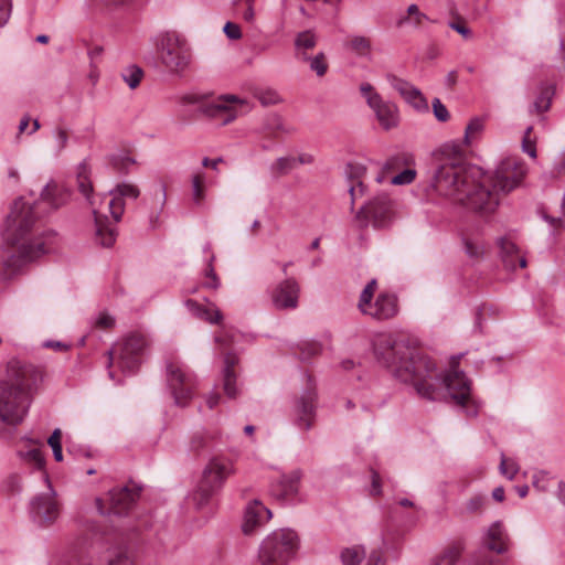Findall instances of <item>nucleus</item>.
<instances>
[{
  "label": "nucleus",
  "instance_id": "obj_30",
  "mask_svg": "<svg viewBox=\"0 0 565 565\" xmlns=\"http://www.w3.org/2000/svg\"><path fill=\"white\" fill-rule=\"evenodd\" d=\"M345 173L351 180H356V182L352 183L349 188L351 209L353 210L355 199L364 193V185L360 179L365 173V168L361 164L349 163L345 168Z\"/></svg>",
  "mask_w": 565,
  "mask_h": 565
},
{
  "label": "nucleus",
  "instance_id": "obj_28",
  "mask_svg": "<svg viewBox=\"0 0 565 565\" xmlns=\"http://www.w3.org/2000/svg\"><path fill=\"white\" fill-rule=\"evenodd\" d=\"M465 545L462 541H455L447 545L438 555H436L431 565H456L459 561Z\"/></svg>",
  "mask_w": 565,
  "mask_h": 565
},
{
  "label": "nucleus",
  "instance_id": "obj_62",
  "mask_svg": "<svg viewBox=\"0 0 565 565\" xmlns=\"http://www.w3.org/2000/svg\"><path fill=\"white\" fill-rule=\"evenodd\" d=\"M449 28L458 32L466 40L472 36L471 30L465 24L463 21H450Z\"/></svg>",
  "mask_w": 565,
  "mask_h": 565
},
{
  "label": "nucleus",
  "instance_id": "obj_25",
  "mask_svg": "<svg viewBox=\"0 0 565 565\" xmlns=\"http://www.w3.org/2000/svg\"><path fill=\"white\" fill-rule=\"evenodd\" d=\"M184 305L188 310L200 320L211 324H220L223 321L222 312L213 303H211V307H204L193 299H188Z\"/></svg>",
  "mask_w": 565,
  "mask_h": 565
},
{
  "label": "nucleus",
  "instance_id": "obj_5",
  "mask_svg": "<svg viewBox=\"0 0 565 565\" xmlns=\"http://www.w3.org/2000/svg\"><path fill=\"white\" fill-rule=\"evenodd\" d=\"M235 473L232 459L223 456L212 457L202 472V478L193 493V501L203 505L222 489L226 479Z\"/></svg>",
  "mask_w": 565,
  "mask_h": 565
},
{
  "label": "nucleus",
  "instance_id": "obj_45",
  "mask_svg": "<svg viewBox=\"0 0 565 565\" xmlns=\"http://www.w3.org/2000/svg\"><path fill=\"white\" fill-rule=\"evenodd\" d=\"M411 17L413 18L414 24L416 26H420L424 21H429V18L425 13L420 12L418 6L413 3L407 8V15L401 18L397 22V25L402 26L404 23L409 21Z\"/></svg>",
  "mask_w": 565,
  "mask_h": 565
},
{
  "label": "nucleus",
  "instance_id": "obj_60",
  "mask_svg": "<svg viewBox=\"0 0 565 565\" xmlns=\"http://www.w3.org/2000/svg\"><path fill=\"white\" fill-rule=\"evenodd\" d=\"M6 489L10 493H19L22 490V478L18 475L10 476L6 483Z\"/></svg>",
  "mask_w": 565,
  "mask_h": 565
},
{
  "label": "nucleus",
  "instance_id": "obj_31",
  "mask_svg": "<svg viewBox=\"0 0 565 565\" xmlns=\"http://www.w3.org/2000/svg\"><path fill=\"white\" fill-rule=\"evenodd\" d=\"M43 201L49 202L53 207L57 209L65 204L70 198V192L58 186L56 183H49L41 193Z\"/></svg>",
  "mask_w": 565,
  "mask_h": 565
},
{
  "label": "nucleus",
  "instance_id": "obj_51",
  "mask_svg": "<svg viewBox=\"0 0 565 565\" xmlns=\"http://www.w3.org/2000/svg\"><path fill=\"white\" fill-rule=\"evenodd\" d=\"M214 258V255H212L205 269V281L203 282V287L207 289H217L221 285L220 278L213 267Z\"/></svg>",
  "mask_w": 565,
  "mask_h": 565
},
{
  "label": "nucleus",
  "instance_id": "obj_59",
  "mask_svg": "<svg viewBox=\"0 0 565 565\" xmlns=\"http://www.w3.org/2000/svg\"><path fill=\"white\" fill-rule=\"evenodd\" d=\"M434 116L438 121L445 122L449 119L450 115L446 106L440 102L439 98L433 100Z\"/></svg>",
  "mask_w": 565,
  "mask_h": 565
},
{
  "label": "nucleus",
  "instance_id": "obj_52",
  "mask_svg": "<svg viewBox=\"0 0 565 565\" xmlns=\"http://www.w3.org/2000/svg\"><path fill=\"white\" fill-rule=\"evenodd\" d=\"M61 439H62V431L60 428L54 429V431L47 439V444L52 448L53 456L56 461L63 460Z\"/></svg>",
  "mask_w": 565,
  "mask_h": 565
},
{
  "label": "nucleus",
  "instance_id": "obj_54",
  "mask_svg": "<svg viewBox=\"0 0 565 565\" xmlns=\"http://www.w3.org/2000/svg\"><path fill=\"white\" fill-rule=\"evenodd\" d=\"M53 134L55 139V152L60 154L67 146L68 131L64 127H56Z\"/></svg>",
  "mask_w": 565,
  "mask_h": 565
},
{
  "label": "nucleus",
  "instance_id": "obj_11",
  "mask_svg": "<svg viewBox=\"0 0 565 565\" xmlns=\"http://www.w3.org/2000/svg\"><path fill=\"white\" fill-rule=\"evenodd\" d=\"M44 377L42 367L11 360L7 364L6 388H36L43 384Z\"/></svg>",
  "mask_w": 565,
  "mask_h": 565
},
{
  "label": "nucleus",
  "instance_id": "obj_36",
  "mask_svg": "<svg viewBox=\"0 0 565 565\" xmlns=\"http://www.w3.org/2000/svg\"><path fill=\"white\" fill-rule=\"evenodd\" d=\"M345 47L359 56H366L371 53V40L363 35H352L345 42Z\"/></svg>",
  "mask_w": 565,
  "mask_h": 565
},
{
  "label": "nucleus",
  "instance_id": "obj_24",
  "mask_svg": "<svg viewBox=\"0 0 565 565\" xmlns=\"http://www.w3.org/2000/svg\"><path fill=\"white\" fill-rule=\"evenodd\" d=\"M500 248V257L507 269L514 270L518 267L524 268L526 259L519 252L516 245L509 238L501 237L498 241Z\"/></svg>",
  "mask_w": 565,
  "mask_h": 565
},
{
  "label": "nucleus",
  "instance_id": "obj_1",
  "mask_svg": "<svg viewBox=\"0 0 565 565\" xmlns=\"http://www.w3.org/2000/svg\"><path fill=\"white\" fill-rule=\"evenodd\" d=\"M460 146L445 145L434 177L436 191L455 203L481 215L493 213L500 203V193L515 189L526 174V167L515 158L499 164L493 174H486L477 166L461 163Z\"/></svg>",
  "mask_w": 565,
  "mask_h": 565
},
{
  "label": "nucleus",
  "instance_id": "obj_38",
  "mask_svg": "<svg viewBox=\"0 0 565 565\" xmlns=\"http://www.w3.org/2000/svg\"><path fill=\"white\" fill-rule=\"evenodd\" d=\"M364 557L365 548L363 546L347 547L341 552L343 565H360Z\"/></svg>",
  "mask_w": 565,
  "mask_h": 565
},
{
  "label": "nucleus",
  "instance_id": "obj_14",
  "mask_svg": "<svg viewBox=\"0 0 565 565\" xmlns=\"http://www.w3.org/2000/svg\"><path fill=\"white\" fill-rule=\"evenodd\" d=\"M29 391H0V422L19 424L29 407Z\"/></svg>",
  "mask_w": 565,
  "mask_h": 565
},
{
  "label": "nucleus",
  "instance_id": "obj_57",
  "mask_svg": "<svg viewBox=\"0 0 565 565\" xmlns=\"http://www.w3.org/2000/svg\"><path fill=\"white\" fill-rule=\"evenodd\" d=\"M169 398L178 406H185L193 396V391H168Z\"/></svg>",
  "mask_w": 565,
  "mask_h": 565
},
{
  "label": "nucleus",
  "instance_id": "obj_20",
  "mask_svg": "<svg viewBox=\"0 0 565 565\" xmlns=\"http://www.w3.org/2000/svg\"><path fill=\"white\" fill-rule=\"evenodd\" d=\"M271 518V511L267 509L259 500H253L245 509L243 532L246 535L264 525Z\"/></svg>",
  "mask_w": 565,
  "mask_h": 565
},
{
  "label": "nucleus",
  "instance_id": "obj_46",
  "mask_svg": "<svg viewBox=\"0 0 565 565\" xmlns=\"http://www.w3.org/2000/svg\"><path fill=\"white\" fill-rule=\"evenodd\" d=\"M264 131L276 137L278 132L290 134L292 130L284 126L282 120L278 115H271L266 120Z\"/></svg>",
  "mask_w": 565,
  "mask_h": 565
},
{
  "label": "nucleus",
  "instance_id": "obj_6",
  "mask_svg": "<svg viewBox=\"0 0 565 565\" xmlns=\"http://www.w3.org/2000/svg\"><path fill=\"white\" fill-rule=\"evenodd\" d=\"M298 550V535L291 530L275 531L260 544L258 559L262 565H287Z\"/></svg>",
  "mask_w": 565,
  "mask_h": 565
},
{
  "label": "nucleus",
  "instance_id": "obj_64",
  "mask_svg": "<svg viewBox=\"0 0 565 565\" xmlns=\"http://www.w3.org/2000/svg\"><path fill=\"white\" fill-rule=\"evenodd\" d=\"M223 31L226 34V36L231 40H238L242 38L241 28L236 23L226 22Z\"/></svg>",
  "mask_w": 565,
  "mask_h": 565
},
{
  "label": "nucleus",
  "instance_id": "obj_29",
  "mask_svg": "<svg viewBox=\"0 0 565 565\" xmlns=\"http://www.w3.org/2000/svg\"><path fill=\"white\" fill-rule=\"evenodd\" d=\"M317 35L312 30L299 32L295 38V55L299 61L309 60L308 50L317 45Z\"/></svg>",
  "mask_w": 565,
  "mask_h": 565
},
{
  "label": "nucleus",
  "instance_id": "obj_49",
  "mask_svg": "<svg viewBox=\"0 0 565 565\" xmlns=\"http://www.w3.org/2000/svg\"><path fill=\"white\" fill-rule=\"evenodd\" d=\"M387 81L388 83L391 84V86L396 90L398 92V94L403 97V98H406L407 95L411 93V90H413L415 88L414 85H412L409 82L403 79V78H399L395 75H387Z\"/></svg>",
  "mask_w": 565,
  "mask_h": 565
},
{
  "label": "nucleus",
  "instance_id": "obj_8",
  "mask_svg": "<svg viewBox=\"0 0 565 565\" xmlns=\"http://www.w3.org/2000/svg\"><path fill=\"white\" fill-rule=\"evenodd\" d=\"M395 217V204L387 194L381 193L369 200L355 215L359 227L370 224L374 228L388 227Z\"/></svg>",
  "mask_w": 565,
  "mask_h": 565
},
{
  "label": "nucleus",
  "instance_id": "obj_15",
  "mask_svg": "<svg viewBox=\"0 0 565 565\" xmlns=\"http://www.w3.org/2000/svg\"><path fill=\"white\" fill-rule=\"evenodd\" d=\"M56 493L49 484L45 493L35 495L30 503L32 520L41 526L53 524L60 515V505L55 498Z\"/></svg>",
  "mask_w": 565,
  "mask_h": 565
},
{
  "label": "nucleus",
  "instance_id": "obj_10",
  "mask_svg": "<svg viewBox=\"0 0 565 565\" xmlns=\"http://www.w3.org/2000/svg\"><path fill=\"white\" fill-rule=\"evenodd\" d=\"M360 92L384 130H391L398 126L399 111L394 103L383 99L370 83H362Z\"/></svg>",
  "mask_w": 565,
  "mask_h": 565
},
{
  "label": "nucleus",
  "instance_id": "obj_3",
  "mask_svg": "<svg viewBox=\"0 0 565 565\" xmlns=\"http://www.w3.org/2000/svg\"><path fill=\"white\" fill-rule=\"evenodd\" d=\"M36 206L15 200L7 217L3 238L11 250L1 259V275L11 278L24 264L46 253L44 233L38 226Z\"/></svg>",
  "mask_w": 565,
  "mask_h": 565
},
{
  "label": "nucleus",
  "instance_id": "obj_7",
  "mask_svg": "<svg viewBox=\"0 0 565 565\" xmlns=\"http://www.w3.org/2000/svg\"><path fill=\"white\" fill-rule=\"evenodd\" d=\"M191 57L190 46L182 35L167 32L161 38L159 60L170 73H183L189 67Z\"/></svg>",
  "mask_w": 565,
  "mask_h": 565
},
{
  "label": "nucleus",
  "instance_id": "obj_56",
  "mask_svg": "<svg viewBox=\"0 0 565 565\" xmlns=\"http://www.w3.org/2000/svg\"><path fill=\"white\" fill-rule=\"evenodd\" d=\"M552 94L550 89L543 90L540 96L535 99L533 107L537 114L548 110L551 106Z\"/></svg>",
  "mask_w": 565,
  "mask_h": 565
},
{
  "label": "nucleus",
  "instance_id": "obj_48",
  "mask_svg": "<svg viewBox=\"0 0 565 565\" xmlns=\"http://www.w3.org/2000/svg\"><path fill=\"white\" fill-rule=\"evenodd\" d=\"M135 163V159L126 154H114L110 157L111 167L120 173H128L130 167Z\"/></svg>",
  "mask_w": 565,
  "mask_h": 565
},
{
  "label": "nucleus",
  "instance_id": "obj_27",
  "mask_svg": "<svg viewBox=\"0 0 565 565\" xmlns=\"http://www.w3.org/2000/svg\"><path fill=\"white\" fill-rule=\"evenodd\" d=\"M487 550L502 554L507 551V533L500 522L493 523L484 539Z\"/></svg>",
  "mask_w": 565,
  "mask_h": 565
},
{
  "label": "nucleus",
  "instance_id": "obj_9",
  "mask_svg": "<svg viewBox=\"0 0 565 565\" xmlns=\"http://www.w3.org/2000/svg\"><path fill=\"white\" fill-rule=\"evenodd\" d=\"M147 337L141 332H130L117 344L118 365L124 372L135 373L142 363V355L148 348Z\"/></svg>",
  "mask_w": 565,
  "mask_h": 565
},
{
  "label": "nucleus",
  "instance_id": "obj_61",
  "mask_svg": "<svg viewBox=\"0 0 565 565\" xmlns=\"http://www.w3.org/2000/svg\"><path fill=\"white\" fill-rule=\"evenodd\" d=\"M415 175H416V173L414 170L406 169V170L402 171L401 173L396 174L392 179V182L394 184H408V183L413 182V180L415 179Z\"/></svg>",
  "mask_w": 565,
  "mask_h": 565
},
{
  "label": "nucleus",
  "instance_id": "obj_12",
  "mask_svg": "<svg viewBox=\"0 0 565 565\" xmlns=\"http://www.w3.org/2000/svg\"><path fill=\"white\" fill-rule=\"evenodd\" d=\"M140 492L141 487L132 482L120 488H115L108 493L109 508L106 510L103 500L99 498L95 500L96 508L102 515L114 514L120 516L127 514L136 503Z\"/></svg>",
  "mask_w": 565,
  "mask_h": 565
},
{
  "label": "nucleus",
  "instance_id": "obj_34",
  "mask_svg": "<svg viewBox=\"0 0 565 565\" xmlns=\"http://www.w3.org/2000/svg\"><path fill=\"white\" fill-rule=\"evenodd\" d=\"M466 254L472 259H480L487 250L486 243L478 235L465 234L462 237Z\"/></svg>",
  "mask_w": 565,
  "mask_h": 565
},
{
  "label": "nucleus",
  "instance_id": "obj_21",
  "mask_svg": "<svg viewBox=\"0 0 565 565\" xmlns=\"http://www.w3.org/2000/svg\"><path fill=\"white\" fill-rule=\"evenodd\" d=\"M420 399L435 402L444 401L448 404H455L462 408L471 401V391H416Z\"/></svg>",
  "mask_w": 565,
  "mask_h": 565
},
{
  "label": "nucleus",
  "instance_id": "obj_2",
  "mask_svg": "<svg viewBox=\"0 0 565 565\" xmlns=\"http://www.w3.org/2000/svg\"><path fill=\"white\" fill-rule=\"evenodd\" d=\"M376 360L401 383L413 388H431L428 380L438 379L445 388H471L472 381L459 367L462 354L449 360L445 372L438 373L434 361L404 338L381 333L373 341Z\"/></svg>",
  "mask_w": 565,
  "mask_h": 565
},
{
  "label": "nucleus",
  "instance_id": "obj_23",
  "mask_svg": "<svg viewBox=\"0 0 565 565\" xmlns=\"http://www.w3.org/2000/svg\"><path fill=\"white\" fill-rule=\"evenodd\" d=\"M397 298L394 295L382 292L377 296L367 313L376 320H387L397 313Z\"/></svg>",
  "mask_w": 565,
  "mask_h": 565
},
{
  "label": "nucleus",
  "instance_id": "obj_4",
  "mask_svg": "<svg viewBox=\"0 0 565 565\" xmlns=\"http://www.w3.org/2000/svg\"><path fill=\"white\" fill-rule=\"evenodd\" d=\"M57 565H134L126 546L114 545L108 537L95 533L68 553L61 556Z\"/></svg>",
  "mask_w": 565,
  "mask_h": 565
},
{
  "label": "nucleus",
  "instance_id": "obj_40",
  "mask_svg": "<svg viewBox=\"0 0 565 565\" xmlns=\"http://www.w3.org/2000/svg\"><path fill=\"white\" fill-rule=\"evenodd\" d=\"M121 77L130 89H135L143 77V71L137 65H129L122 71Z\"/></svg>",
  "mask_w": 565,
  "mask_h": 565
},
{
  "label": "nucleus",
  "instance_id": "obj_63",
  "mask_svg": "<svg viewBox=\"0 0 565 565\" xmlns=\"http://www.w3.org/2000/svg\"><path fill=\"white\" fill-rule=\"evenodd\" d=\"M95 326L100 329H110L115 326V319L107 312H100L95 321Z\"/></svg>",
  "mask_w": 565,
  "mask_h": 565
},
{
  "label": "nucleus",
  "instance_id": "obj_26",
  "mask_svg": "<svg viewBox=\"0 0 565 565\" xmlns=\"http://www.w3.org/2000/svg\"><path fill=\"white\" fill-rule=\"evenodd\" d=\"M93 214L96 227V242L103 247H111L117 236L115 228L110 227L108 218L99 215L96 210L93 211Z\"/></svg>",
  "mask_w": 565,
  "mask_h": 565
},
{
  "label": "nucleus",
  "instance_id": "obj_41",
  "mask_svg": "<svg viewBox=\"0 0 565 565\" xmlns=\"http://www.w3.org/2000/svg\"><path fill=\"white\" fill-rule=\"evenodd\" d=\"M299 356L302 361H309L310 359L319 355L322 351V347L315 340L302 341L298 345Z\"/></svg>",
  "mask_w": 565,
  "mask_h": 565
},
{
  "label": "nucleus",
  "instance_id": "obj_58",
  "mask_svg": "<svg viewBox=\"0 0 565 565\" xmlns=\"http://www.w3.org/2000/svg\"><path fill=\"white\" fill-rule=\"evenodd\" d=\"M519 468H518V465L512 461V460H508L504 455H502L501 457V462H500V472L505 476L508 479L512 480L514 478V476L516 475Z\"/></svg>",
  "mask_w": 565,
  "mask_h": 565
},
{
  "label": "nucleus",
  "instance_id": "obj_13",
  "mask_svg": "<svg viewBox=\"0 0 565 565\" xmlns=\"http://www.w3.org/2000/svg\"><path fill=\"white\" fill-rule=\"evenodd\" d=\"M246 106L247 102L245 99L235 95H222L203 104L201 111L205 116L220 121L221 125H227L235 120L241 114V109Z\"/></svg>",
  "mask_w": 565,
  "mask_h": 565
},
{
  "label": "nucleus",
  "instance_id": "obj_19",
  "mask_svg": "<svg viewBox=\"0 0 565 565\" xmlns=\"http://www.w3.org/2000/svg\"><path fill=\"white\" fill-rule=\"evenodd\" d=\"M166 376L170 388L191 387L196 384L195 374L179 361H167Z\"/></svg>",
  "mask_w": 565,
  "mask_h": 565
},
{
  "label": "nucleus",
  "instance_id": "obj_39",
  "mask_svg": "<svg viewBox=\"0 0 565 565\" xmlns=\"http://www.w3.org/2000/svg\"><path fill=\"white\" fill-rule=\"evenodd\" d=\"M377 287V282L375 279H372L367 282L360 295L358 307L363 315H366L369 309L373 306L372 298L374 296L375 289Z\"/></svg>",
  "mask_w": 565,
  "mask_h": 565
},
{
  "label": "nucleus",
  "instance_id": "obj_35",
  "mask_svg": "<svg viewBox=\"0 0 565 565\" xmlns=\"http://www.w3.org/2000/svg\"><path fill=\"white\" fill-rule=\"evenodd\" d=\"M217 437L216 433H210L205 430L196 431L192 435L189 444V450L195 455L202 450L210 448V444Z\"/></svg>",
  "mask_w": 565,
  "mask_h": 565
},
{
  "label": "nucleus",
  "instance_id": "obj_33",
  "mask_svg": "<svg viewBox=\"0 0 565 565\" xmlns=\"http://www.w3.org/2000/svg\"><path fill=\"white\" fill-rule=\"evenodd\" d=\"M90 170L87 162L79 163L77 168V188L78 191L86 198L88 203L93 206V184L90 181Z\"/></svg>",
  "mask_w": 565,
  "mask_h": 565
},
{
  "label": "nucleus",
  "instance_id": "obj_43",
  "mask_svg": "<svg viewBox=\"0 0 565 565\" xmlns=\"http://www.w3.org/2000/svg\"><path fill=\"white\" fill-rule=\"evenodd\" d=\"M483 130L482 119L476 117L472 118L465 129L463 142L466 146H470L471 142L481 134Z\"/></svg>",
  "mask_w": 565,
  "mask_h": 565
},
{
  "label": "nucleus",
  "instance_id": "obj_37",
  "mask_svg": "<svg viewBox=\"0 0 565 565\" xmlns=\"http://www.w3.org/2000/svg\"><path fill=\"white\" fill-rule=\"evenodd\" d=\"M294 169H296V160L292 156L280 157L270 166V172L276 178L286 175Z\"/></svg>",
  "mask_w": 565,
  "mask_h": 565
},
{
  "label": "nucleus",
  "instance_id": "obj_22",
  "mask_svg": "<svg viewBox=\"0 0 565 565\" xmlns=\"http://www.w3.org/2000/svg\"><path fill=\"white\" fill-rule=\"evenodd\" d=\"M316 411L315 391H307L297 404L296 425L303 430H309L313 426Z\"/></svg>",
  "mask_w": 565,
  "mask_h": 565
},
{
  "label": "nucleus",
  "instance_id": "obj_32",
  "mask_svg": "<svg viewBox=\"0 0 565 565\" xmlns=\"http://www.w3.org/2000/svg\"><path fill=\"white\" fill-rule=\"evenodd\" d=\"M18 455L21 460L29 465L32 469L41 471L44 480L49 482V476L44 470L45 459L39 448L32 447L26 450H19Z\"/></svg>",
  "mask_w": 565,
  "mask_h": 565
},
{
  "label": "nucleus",
  "instance_id": "obj_44",
  "mask_svg": "<svg viewBox=\"0 0 565 565\" xmlns=\"http://www.w3.org/2000/svg\"><path fill=\"white\" fill-rule=\"evenodd\" d=\"M404 99L417 111H428L429 109L427 99L424 97L422 92L416 87L413 90H411V93Z\"/></svg>",
  "mask_w": 565,
  "mask_h": 565
},
{
  "label": "nucleus",
  "instance_id": "obj_47",
  "mask_svg": "<svg viewBox=\"0 0 565 565\" xmlns=\"http://www.w3.org/2000/svg\"><path fill=\"white\" fill-rule=\"evenodd\" d=\"M309 63V67L312 72L317 74V76H323L328 72V62L326 54L323 52L318 53L313 57L309 56V60L306 61Z\"/></svg>",
  "mask_w": 565,
  "mask_h": 565
},
{
  "label": "nucleus",
  "instance_id": "obj_50",
  "mask_svg": "<svg viewBox=\"0 0 565 565\" xmlns=\"http://www.w3.org/2000/svg\"><path fill=\"white\" fill-rule=\"evenodd\" d=\"M110 195H113V199L108 203L109 211L114 221L117 223L121 220L125 212V201L124 198L116 193H110Z\"/></svg>",
  "mask_w": 565,
  "mask_h": 565
},
{
  "label": "nucleus",
  "instance_id": "obj_42",
  "mask_svg": "<svg viewBox=\"0 0 565 565\" xmlns=\"http://www.w3.org/2000/svg\"><path fill=\"white\" fill-rule=\"evenodd\" d=\"M205 177L203 173H196L192 178V200L194 204L201 205L205 198Z\"/></svg>",
  "mask_w": 565,
  "mask_h": 565
},
{
  "label": "nucleus",
  "instance_id": "obj_55",
  "mask_svg": "<svg viewBox=\"0 0 565 565\" xmlns=\"http://www.w3.org/2000/svg\"><path fill=\"white\" fill-rule=\"evenodd\" d=\"M486 503L487 498L484 495L475 494L466 502V511L468 513H479L484 509Z\"/></svg>",
  "mask_w": 565,
  "mask_h": 565
},
{
  "label": "nucleus",
  "instance_id": "obj_16",
  "mask_svg": "<svg viewBox=\"0 0 565 565\" xmlns=\"http://www.w3.org/2000/svg\"><path fill=\"white\" fill-rule=\"evenodd\" d=\"M234 332L225 328L218 330L214 338L217 349L224 355L223 388H235L236 385V374L234 367L238 363V358L234 352L231 351V347L234 343Z\"/></svg>",
  "mask_w": 565,
  "mask_h": 565
},
{
  "label": "nucleus",
  "instance_id": "obj_53",
  "mask_svg": "<svg viewBox=\"0 0 565 565\" xmlns=\"http://www.w3.org/2000/svg\"><path fill=\"white\" fill-rule=\"evenodd\" d=\"M109 193H116L121 198H130L136 200L140 195L138 186L131 183H119Z\"/></svg>",
  "mask_w": 565,
  "mask_h": 565
},
{
  "label": "nucleus",
  "instance_id": "obj_17",
  "mask_svg": "<svg viewBox=\"0 0 565 565\" xmlns=\"http://www.w3.org/2000/svg\"><path fill=\"white\" fill-rule=\"evenodd\" d=\"M300 287L295 278H286L271 290V302L276 309H295L298 306Z\"/></svg>",
  "mask_w": 565,
  "mask_h": 565
},
{
  "label": "nucleus",
  "instance_id": "obj_18",
  "mask_svg": "<svg viewBox=\"0 0 565 565\" xmlns=\"http://www.w3.org/2000/svg\"><path fill=\"white\" fill-rule=\"evenodd\" d=\"M302 471L300 469L282 475L277 482L271 484V495L282 503L294 500L299 492Z\"/></svg>",
  "mask_w": 565,
  "mask_h": 565
}]
</instances>
